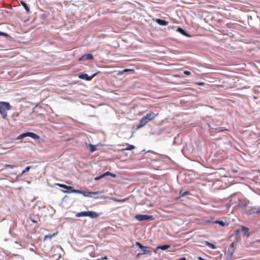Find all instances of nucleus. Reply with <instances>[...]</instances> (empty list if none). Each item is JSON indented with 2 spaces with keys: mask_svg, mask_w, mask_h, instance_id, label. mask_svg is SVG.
<instances>
[{
  "mask_svg": "<svg viewBox=\"0 0 260 260\" xmlns=\"http://www.w3.org/2000/svg\"><path fill=\"white\" fill-rule=\"evenodd\" d=\"M177 31L184 36L190 37V36L182 27H178Z\"/></svg>",
  "mask_w": 260,
  "mask_h": 260,
  "instance_id": "13",
  "label": "nucleus"
},
{
  "mask_svg": "<svg viewBox=\"0 0 260 260\" xmlns=\"http://www.w3.org/2000/svg\"><path fill=\"white\" fill-rule=\"evenodd\" d=\"M241 232L244 235H246L247 237L250 236V235L248 233V232H249L248 228L245 227V226H242V229H241Z\"/></svg>",
  "mask_w": 260,
  "mask_h": 260,
  "instance_id": "14",
  "label": "nucleus"
},
{
  "mask_svg": "<svg viewBox=\"0 0 260 260\" xmlns=\"http://www.w3.org/2000/svg\"><path fill=\"white\" fill-rule=\"evenodd\" d=\"M170 247V245H160V246H157V249H160L163 250H165Z\"/></svg>",
  "mask_w": 260,
  "mask_h": 260,
  "instance_id": "18",
  "label": "nucleus"
},
{
  "mask_svg": "<svg viewBox=\"0 0 260 260\" xmlns=\"http://www.w3.org/2000/svg\"><path fill=\"white\" fill-rule=\"evenodd\" d=\"M39 117L40 118H42V119H45V117L44 115V114H40L39 115Z\"/></svg>",
  "mask_w": 260,
  "mask_h": 260,
  "instance_id": "38",
  "label": "nucleus"
},
{
  "mask_svg": "<svg viewBox=\"0 0 260 260\" xmlns=\"http://www.w3.org/2000/svg\"><path fill=\"white\" fill-rule=\"evenodd\" d=\"M62 188L66 189L67 190L68 189H72V186H68L67 185L63 184V185L62 186Z\"/></svg>",
  "mask_w": 260,
  "mask_h": 260,
  "instance_id": "29",
  "label": "nucleus"
},
{
  "mask_svg": "<svg viewBox=\"0 0 260 260\" xmlns=\"http://www.w3.org/2000/svg\"><path fill=\"white\" fill-rule=\"evenodd\" d=\"M135 218L138 221L152 220L154 219V218L152 215L143 214H137L135 215Z\"/></svg>",
  "mask_w": 260,
  "mask_h": 260,
  "instance_id": "3",
  "label": "nucleus"
},
{
  "mask_svg": "<svg viewBox=\"0 0 260 260\" xmlns=\"http://www.w3.org/2000/svg\"><path fill=\"white\" fill-rule=\"evenodd\" d=\"M73 192H74L76 193H80L82 194L84 197H90L92 198V196H89V192H86L84 191L78 190H73Z\"/></svg>",
  "mask_w": 260,
  "mask_h": 260,
  "instance_id": "11",
  "label": "nucleus"
},
{
  "mask_svg": "<svg viewBox=\"0 0 260 260\" xmlns=\"http://www.w3.org/2000/svg\"><path fill=\"white\" fill-rule=\"evenodd\" d=\"M143 252L142 254H145L149 252H151V248L145 246V248H143L142 249Z\"/></svg>",
  "mask_w": 260,
  "mask_h": 260,
  "instance_id": "16",
  "label": "nucleus"
},
{
  "mask_svg": "<svg viewBox=\"0 0 260 260\" xmlns=\"http://www.w3.org/2000/svg\"><path fill=\"white\" fill-rule=\"evenodd\" d=\"M214 223L219 224L221 226H224L225 225V222L222 220H216L214 221Z\"/></svg>",
  "mask_w": 260,
  "mask_h": 260,
  "instance_id": "22",
  "label": "nucleus"
},
{
  "mask_svg": "<svg viewBox=\"0 0 260 260\" xmlns=\"http://www.w3.org/2000/svg\"><path fill=\"white\" fill-rule=\"evenodd\" d=\"M24 137H25V134L24 133H23L21 135H20L17 138V139H22Z\"/></svg>",
  "mask_w": 260,
  "mask_h": 260,
  "instance_id": "32",
  "label": "nucleus"
},
{
  "mask_svg": "<svg viewBox=\"0 0 260 260\" xmlns=\"http://www.w3.org/2000/svg\"><path fill=\"white\" fill-rule=\"evenodd\" d=\"M232 172H233L234 173H237L238 171L237 170L233 169L232 170Z\"/></svg>",
  "mask_w": 260,
  "mask_h": 260,
  "instance_id": "41",
  "label": "nucleus"
},
{
  "mask_svg": "<svg viewBox=\"0 0 260 260\" xmlns=\"http://www.w3.org/2000/svg\"><path fill=\"white\" fill-rule=\"evenodd\" d=\"M11 109V106L8 102H0V114L3 119L7 117V111Z\"/></svg>",
  "mask_w": 260,
  "mask_h": 260,
  "instance_id": "1",
  "label": "nucleus"
},
{
  "mask_svg": "<svg viewBox=\"0 0 260 260\" xmlns=\"http://www.w3.org/2000/svg\"><path fill=\"white\" fill-rule=\"evenodd\" d=\"M234 243H232L231 244V245H230V246H231V247H234Z\"/></svg>",
  "mask_w": 260,
  "mask_h": 260,
  "instance_id": "43",
  "label": "nucleus"
},
{
  "mask_svg": "<svg viewBox=\"0 0 260 260\" xmlns=\"http://www.w3.org/2000/svg\"><path fill=\"white\" fill-rule=\"evenodd\" d=\"M180 259H181V260H186V257H182Z\"/></svg>",
  "mask_w": 260,
  "mask_h": 260,
  "instance_id": "42",
  "label": "nucleus"
},
{
  "mask_svg": "<svg viewBox=\"0 0 260 260\" xmlns=\"http://www.w3.org/2000/svg\"><path fill=\"white\" fill-rule=\"evenodd\" d=\"M102 259H107V257L105 256V257H103Z\"/></svg>",
  "mask_w": 260,
  "mask_h": 260,
  "instance_id": "46",
  "label": "nucleus"
},
{
  "mask_svg": "<svg viewBox=\"0 0 260 260\" xmlns=\"http://www.w3.org/2000/svg\"><path fill=\"white\" fill-rule=\"evenodd\" d=\"M234 253V251H232L231 252V255H230V257H232V255Z\"/></svg>",
  "mask_w": 260,
  "mask_h": 260,
  "instance_id": "45",
  "label": "nucleus"
},
{
  "mask_svg": "<svg viewBox=\"0 0 260 260\" xmlns=\"http://www.w3.org/2000/svg\"><path fill=\"white\" fill-rule=\"evenodd\" d=\"M73 190H78V189H75L73 187H72V189H68L67 190H62V192L66 193H75L73 192Z\"/></svg>",
  "mask_w": 260,
  "mask_h": 260,
  "instance_id": "19",
  "label": "nucleus"
},
{
  "mask_svg": "<svg viewBox=\"0 0 260 260\" xmlns=\"http://www.w3.org/2000/svg\"><path fill=\"white\" fill-rule=\"evenodd\" d=\"M136 245L137 246H138L139 248H140L141 249H142L143 248H145V246H143L142 244H141L140 242H136Z\"/></svg>",
  "mask_w": 260,
  "mask_h": 260,
  "instance_id": "28",
  "label": "nucleus"
},
{
  "mask_svg": "<svg viewBox=\"0 0 260 260\" xmlns=\"http://www.w3.org/2000/svg\"><path fill=\"white\" fill-rule=\"evenodd\" d=\"M260 213V206L258 207H250L244 211V213L247 215H252L255 213Z\"/></svg>",
  "mask_w": 260,
  "mask_h": 260,
  "instance_id": "2",
  "label": "nucleus"
},
{
  "mask_svg": "<svg viewBox=\"0 0 260 260\" xmlns=\"http://www.w3.org/2000/svg\"><path fill=\"white\" fill-rule=\"evenodd\" d=\"M258 172H260V170H259V171H258Z\"/></svg>",
  "mask_w": 260,
  "mask_h": 260,
  "instance_id": "47",
  "label": "nucleus"
},
{
  "mask_svg": "<svg viewBox=\"0 0 260 260\" xmlns=\"http://www.w3.org/2000/svg\"><path fill=\"white\" fill-rule=\"evenodd\" d=\"M247 205L246 203L241 202L239 204V206L242 208L245 207Z\"/></svg>",
  "mask_w": 260,
  "mask_h": 260,
  "instance_id": "30",
  "label": "nucleus"
},
{
  "mask_svg": "<svg viewBox=\"0 0 260 260\" xmlns=\"http://www.w3.org/2000/svg\"><path fill=\"white\" fill-rule=\"evenodd\" d=\"M158 113H155L153 112H149L147 113L145 116L143 117L145 119L146 121L148 123L149 121L154 119L157 115Z\"/></svg>",
  "mask_w": 260,
  "mask_h": 260,
  "instance_id": "5",
  "label": "nucleus"
},
{
  "mask_svg": "<svg viewBox=\"0 0 260 260\" xmlns=\"http://www.w3.org/2000/svg\"><path fill=\"white\" fill-rule=\"evenodd\" d=\"M57 234V233H55V234H53V235H46L45 237H44V240L46 239L47 238H49V239H51L52 237L55 235H56Z\"/></svg>",
  "mask_w": 260,
  "mask_h": 260,
  "instance_id": "27",
  "label": "nucleus"
},
{
  "mask_svg": "<svg viewBox=\"0 0 260 260\" xmlns=\"http://www.w3.org/2000/svg\"><path fill=\"white\" fill-rule=\"evenodd\" d=\"M87 216L90 217L91 218H94L98 217L99 216V214L96 212L87 211Z\"/></svg>",
  "mask_w": 260,
  "mask_h": 260,
  "instance_id": "12",
  "label": "nucleus"
},
{
  "mask_svg": "<svg viewBox=\"0 0 260 260\" xmlns=\"http://www.w3.org/2000/svg\"><path fill=\"white\" fill-rule=\"evenodd\" d=\"M135 146L133 145H129L125 150H131L135 148Z\"/></svg>",
  "mask_w": 260,
  "mask_h": 260,
  "instance_id": "26",
  "label": "nucleus"
},
{
  "mask_svg": "<svg viewBox=\"0 0 260 260\" xmlns=\"http://www.w3.org/2000/svg\"><path fill=\"white\" fill-rule=\"evenodd\" d=\"M30 167H27L25 170H24L22 172V173H21V175H23L24 174H25L26 172H28L29 170H30Z\"/></svg>",
  "mask_w": 260,
  "mask_h": 260,
  "instance_id": "25",
  "label": "nucleus"
},
{
  "mask_svg": "<svg viewBox=\"0 0 260 260\" xmlns=\"http://www.w3.org/2000/svg\"><path fill=\"white\" fill-rule=\"evenodd\" d=\"M207 245L208 246H209L210 247H211L213 249H215L216 248V246L212 243H210L209 242H207Z\"/></svg>",
  "mask_w": 260,
  "mask_h": 260,
  "instance_id": "31",
  "label": "nucleus"
},
{
  "mask_svg": "<svg viewBox=\"0 0 260 260\" xmlns=\"http://www.w3.org/2000/svg\"><path fill=\"white\" fill-rule=\"evenodd\" d=\"M99 72H96L91 76H89L87 74H80L79 75L78 77L79 78L85 80L86 81H90L94 77L97 75Z\"/></svg>",
  "mask_w": 260,
  "mask_h": 260,
  "instance_id": "4",
  "label": "nucleus"
},
{
  "mask_svg": "<svg viewBox=\"0 0 260 260\" xmlns=\"http://www.w3.org/2000/svg\"><path fill=\"white\" fill-rule=\"evenodd\" d=\"M21 4L22 5V6L24 7L27 13L30 12V9L28 8L27 5L23 1L21 2Z\"/></svg>",
  "mask_w": 260,
  "mask_h": 260,
  "instance_id": "17",
  "label": "nucleus"
},
{
  "mask_svg": "<svg viewBox=\"0 0 260 260\" xmlns=\"http://www.w3.org/2000/svg\"><path fill=\"white\" fill-rule=\"evenodd\" d=\"M24 134H25V137H29L31 138L36 139V140H38L40 139V137L38 135H37L32 132H26V133H24Z\"/></svg>",
  "mask_w": 260,
  "mask_h": 260,
  "instance_id": "8",
  "label": "nucleus"
},
{
  "mask_svg": "<svg viewBox=\"0 0 260 260\" xmlns=\"http://www.w3.org/2000/svg\"><path fill=\"white\" fill-rule=\"evenodd\" d=\"M102 193V191H94V192H89V196H91L92 195H95V194H98L99 193Z\"/></svg>",
  "mask_w": 260,
  "mask_h": 260,
  "instance_id": "24",
  "label": "nucleus"
},
{
  "mask_svg": "<svg viewBox=\"0 0 260 260\" xmlns=\"http://www.w3.org/2000/svg\"><path fill=\"white\" fill-rule=\"evenodd\" d=\"M155 22L160 25L161 26H166L168 24V22L166 21L165 20L161 19H156Z\"/></svg>",
  "mask_w": 260,
  "mask_h": 260,
  "instance_id": "10",
  "label": "nucleus"
},
{
  "mask_svg": "<svg viewBox=\"0 0 260 260\" xmlns=\"http://www.w3.org/2000/svg\"><path fill=\"white\" fill-rule=\"evenodd\" d=\"M0 36H8V35L7 33L0 31Z\"/></svg>",
  "mask_w": 260,
  "mask_h": 260,
  "instance_id": "35",
  "label": "nucleus"
},
{
  "mask_svg": "<svg viewBox=\"0 0 260 260\" xmlns=\"http://www.w3.org/2000/svg\"><path fill=\"white\" fill-rule=\"evenodd\" d=\"M189 194H190V192L189 191H186L182 194L181 196L184 197L186 195Z\"/></svg>",
  "mask_w": 260,
  "mask_h": 260,
  "instance_id": "34",
  "label": "nucleus"
},
{
  "mask_svg": "<svg viewBox=\"0 0 260 260\" xmlns=\"http://www.w3.org/2000/svg\"><path fill=\"white\" fill-rule=\"evenodd\" d=\"M198 259H200V260H204V259L203 258H202V257H201L200 256L198 258Z\"/></svg>",
  "mask_w": 260,
  "mask_h": 260,
  "instance_id": "44",
  "label": "nucleus"
},
{
  "mask_svg": "<svg viewBox=\"0 0 260 260\" xmlns=\"http://www.w3.org/2000/svg\"><path fill=\"white\" fill-rule=\"evenodd\" d=\"M108 176H111L113 178H116L117 176L115 174H113V173H111V172L108 171V172H106V173L102 174L100 176L95 177L94 178V180L96 181H98V180H99L103 178Z\"/></svg>",
  "mask_w": 260,
  "mask_h": 260,
  "instance_id": "6",
  "label": "nucleus"
},
{
  "mask_svg": "<svg viewBox=\"0 0 260 260\" xmlns=\"http://www.w3.org/2000/svg\"><path fill=\"white\" fill-rule=\"evenodd\" d=\"M112 200L118 202H124L127 200L126 199H118L116 198H113Z\"/></svg>",
  "mask_w": 260,
  "mask_h": 260,
  "instance_id": "23",
  "label": "nucleus"
},
{
  "mask_svg": "<svg viewBox=\"0 0 260 260\" xmlns=\"http://www.w3.org/2000/svg\"><path fill=\"white\" fill-rule=\"evenodd\" d=\"M63 184H60V183H56L55 185H57V186H59L60 187H61L62 188V186L63 185Z\"/></svg>",
  "mask_w": 260,
  "mask_h": 260,
  "instance_id": "39",
  "label": "nucleus"
},
{
  "mask_svg": "<svg viewBox=\"0 0 260 260\" xmlns=\"http://www.w3.org/2000/svg\"><path fill=\"white\" fill-rule=\"evenodd\" d=\"M87 211H83V212H78V213H76V217H80L87 216Z\"/></svg>",
  "mask_w": 260,
  "mask_h": 260,
  "instance_id": "15",
  "label": "nucleus"
},
{
  "mask_svg": "<svg viewBox=\"0 0 260 260\" xmlns=\"http://www.w3.org/2000/svg\"><path fill=\"white\" fill-rule=\"evenodd\" d=\"M133 71V70H131V69H124L123 71H119L117 73V75H121L123 74H124V73H126V72H129V71Z\"/></svg>",
  "mask_w": 260,
  "mask_h": 260,
  "instance_id": "21",
  "label": "nucleus"
},
{
  "mask_svg": "<svg viewBox=\"0 0 260 260\" xmlns=\"http://www.w3.org/2000/svg\"><path fill=\"white\" fill-rule=\"evenodd\" d=\"M93 59V56L91 54H85L79 58V61H85L87 60H92Z\"/></svg>",
  "mask_w": 260,
  "mask_h": 260,
  "instance_id": "7",
  "label": "nucleus"
},
{
  "mask_svg": "<svg viewBox=\"0 0 260 260\" xmlns=\"http://www.w3.org/2000/svg\"><path fill=\"white\" fill-rule=\"evenodd\" d=\"M184 74H185V75H190V74H191V73H190V72L189 71H185L184 72Z\"/></svg>",
  "mask_w": 260,
  "mask_h": 260,
  "instance_id": "37",
  "label": "nucleus"
},
{
  "mask_svg": "<svg viewBox=\"0 0 260 260\" xmlns=\"http://www.w3.org/2000/svg\"><path fill=\"white\" fill-rule=\"evenodd\" d=\"M143 254H142V253H138L137 254V257H139L141 255Z\"/></svg>",
  "mask_w": 260,
  "mask_h": 260,
  "instance_id": "40",
  "label": "nucleus"
},
{
  "mask_svg": "<svg viewBox=\"0 0 260 260\" xmlns=\"http://www.w3.org/2000/svg\"><path fill=\"white\" fill-rule=\"evenodd\" d=\"M88 148H89V151L91 153L93 152L96 149L95 146L92 145L91 144H89L88 146Z\"/></svg>",
  "mask_w": 260,
  "mask_h": 260,
  "instance_id": "20",
  "label": "nucleus"
},
{
  "mask_svg": "<svg viewBox=\"0 0 260 260\" xmlns=\"http://www.w3.org/2000/svg\"><path fill=\"white\" fill-rule=\"evenodd\" d=\"M196 84L197 85H203L205 84V83L202 82H196Z\"/></svg>",
  "mask_w": 260,
  "mask_h": 260,
  "instance_id": "36",
  "label": "nucleus"
},
{
  "mask_svg": "<svg viewBox=\"0 0 260 260\" xmlns=\"http://www.w3.org/2000/svg\"><path fill=\"white\" fill-rule=\"evenodd\" d=\"M147 123L144 117H142L139 121V124L137 126V129H140Z\"/></svg>",
  "mask_w": 260,
  "mask_h": 260,
  "instance_id": "9",
  "label": "nucleus"
},
{
  "mask_svg": "<svg viewBox=\"0 0 260 260\" xmlns=\"http://www.w3.org/2000/svg\"><path fill=\"white\" fill-rule=\"evenodd\" d=\"M5 166V167H9V168H10L11 169L15 167V165H9L8 164H6Z\"/></svg>",
  "mask_w": 260,
  "mask_h": 260,
  "instance_id": "33",
  "label": "nucleus"
}]
</instances>
